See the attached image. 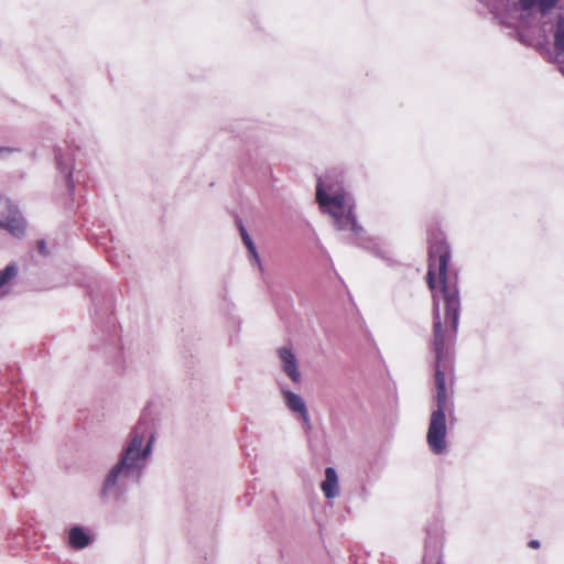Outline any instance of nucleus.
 Segmentation results:
<instances>
[{
	"label": "nucleus",
	"mask_w": 564,
	"mask_h": 564,
	"mask_svg": "<svg viewBox=\"0 0 564 564\" xmlns=\"http://www.w3.org/2000/svg\"><path fill=\"white\" fill-rule=\"evenodd\" d=\"M430 263L427 283L433 291L436 409L445 413L448 394L445 376L452 366V345L456 337L460 311L457 275L447 271L451 259L448 245L443 240L434 241L429 251Z\"/></svg>",
	"instance_id": "f257e3e1"
},
{
	"label": "nucleus",
	"mask_w": 564,
	"mask_h": 564,
	"mask_svg": "<svg viewBox=\"0 0 564 564\" xmlns=\"http://www.w3.org/2000/svg\"><path fill=\"white\" fill-rule=\"evenodd\" d=\"M316 199L332 216L337 230H347L355 236L360 235L362 228L357 224L354 215V198L343 188L338 175L328 174L318 178Z\"/></svg>",
	"instance_id": "f03ea898"
},
{
	"label": "nucleus",
	"mask_w": 564,
	"mask_h": 564,
	"mask_svg": "<svg viewBox=\"0 0 564 564\" xmlns=\"http://www.w3.org/2000/svg\"><path fill=\"white\" fill-rule=\"evenodd\" d=\"M154 440L150 422L140 421L130 432L117 464L140 478L151 457Z\"/></svg>",
	"instance_id": "7ed1b4c3"
},
{
	"label": "nucleus",
	"mask_w": 564,
	"mask_h": 564,
	"mask_svg": "<svg viewBox=\"0 0 564 564\" xmlns=\"http://www.w3.org/2000/svg\"><path fill=\"white\" fill-rule=\"evenodd\" d=\"M138 480V476L116 463L104 478L100 496L104 500H119L128 486Z\"/></svg>",
	"instance_id": "20e7f679"
},
{
	"label": "nucleus",
	"mask_w": 564,
	"mask_h": 564,
	"mask_svg": "<svg viewBox=\"0 0 564 564\" xmlns=\"http://www.w3.org/2000/svg\"><path fill=\"white\" fill-rule=\"evenodd\" d=\"M446 415L441 410H433L430 417L426 442L430 449L436 454H443L446 451Z\"/></svg>",
	"instance_id": "39448f33"
},
{
	"label": "nucleus",
	"mask_w": 564,
	"mask_h": 564,
	"mask_svg": "<svg viewBox=\"0 0 564 564\" xmlns=\"http://www.w3.org/2000/svg\"><path fill=\"white\" fill-rule=\"evenodd\" d=\"M7 205V213L0 218V230H7L13 237L20 238L25 231V221L19 209L0 196V203Z\"/></svg>",
	"instance_id": "423d86ee"
},
{
	"label": "nucleus",
	"mask_w": 564,
	"mask_h": 564,
	"mask_svg": "<svg viewBox=\"0 0 564 564\" xmlns=\"http://www.w3.org/2000/svg\"><path fill=\"white\" fill-rule=\"evenodd\" d=\"M281 394L288 410L292 413L299 414L304 424L307 427H311V417L304 399L285 387H281Z\"/></svg>",
	"instance_id": "0eeeda50"
},
{
	"label": "nucleus",
	"mask_w": 564,
	"mask_h": 564,
	"mask_svg": "<svg viewBox=\"0 0 564 564\" xmlns=\"http://www.w3.org/2000/svg\"><path fill=\"white\" fill-rule=\"evenodd\" d=\"M280 366L283 372L294 382L300 383L302 376L299 369V364L292 349L289 347H280L278 349Z\"/></svg>",
	"instance_id": "6e6552de"
},
{
	"label": "nucleus",
	"mask_w": 564,
	"mask_h": 564,
	"mask_svg": "<svg viewBox=\"0 0 564 564\" xmlns=\"http://www.w3.org/2000/svg\"><path fill=\"white\" fill-rule=\"evenodd\" d=\"M325 478L321 484V490L327 499L337 498L340 494L338 475L335 468H325Z\"/></svg>",
	"instance_id": "1a4fd4ad"
},
{
	"label": "nucleus",
	"mask_w": 564,
	"mask_h": 564,
	"mask_svg": "<svg viewBox=\"0 0 564 564\" xmlns=\"http://www.w3.org/2000/svg\"><path fill=\"white\" fill-rule=\"evenodd\" d=\"M68 543L73 549L82 550L91 543V538L83 527L76 525L68 531Z\"/></svg>",
	"instance_id": "9d476101"
},
{
	"label": "nucleus",
	"mask_w": 564,
	"mask_h": 564,
	"mask_svg": "<svg viewBox=\"0 0 564 564\" xmlns=\"http://www.w3.org/2000/svg\"><path fill=\"white\" fill-rule=\"evenodd\" d=\"M18 274L15 264H8L4 269L0 270V299L9 294L13 279Z\"/></svg>",
	"instance_id": "9b49d317"
},
{
	"label": "nucleus",
	"mask_w": 564,
	"mask_h": 564,
	"mask_svg": "<svg viewBox=\"0 0 564 564\" xmlns=\"http://www.w3.org/2000/svg\"><path fill=\"white\" fill-rule=\"evenodd\" d=\"M240 235H241V239L243 241V245L246 246V248L249 251L251 260L254 261L256 264L258 265L259 270L262 271L263 267H262L260 257L258 254L257 248H256L252 239L250 238L249 234L247 232V230H246V228L243 226L240 227Z\"/></svg>",
	"instance_id": "f8f14e48"
},
{
	"label": "nucleus",
	"mask_w": 564,
	"mask_h": 564,
	"mask_svg": "<svg viewBox=\"0 0 564 564\" xmlns=\"http://www.w3.org/2000/svg\"><path fill=\"white\" fill-rule=\"evenodd\" d=\"M57 167L62 173H65L68 187H73L70 183L72 178V164L70 161L64 162L59 153L56 154Z\"/></svg>",
	"instance_id": "ddd939ff"
},
{
	"label": "nucleus",
	"mask_w": 564,
	"mask_h": 564,
	"mask_svg": "<svg viewBox=\"0 0 564 564\" xmlns=\"http://www.w3.org/2000/svg\"><path fill=\"white\" fill-rule=\"evenodd\" d=\"M558 0H540L539 6L543 13H546L555 7Z\"/></svg>",
	"instance_id": "4468645a"
},
{
	"label": "nucleus",
	"mask_w": 564,
	"mask_h": 564,
	"mask_svg": "<svg viewBox=\"0 0 564 564\" xmlns=\"http://www.w3.org/2000/svg\"><path fill=\"white\" fill-rule=\"evenodd\" d=\"M516 36L518 37V40L523 44V45H528L529 43V40H528V35H527V30L523 26H520V28H517L516 29Z\"/></svg>",
	"instance_id": "2eb2a0df"
},
{
	"label": "nucleus",
	"mask_w": 564,
	"mask_h": 564,
	"mask_svg": "<svg viewBox=\"0 0 564 564\" xmlns=\"http://www.w3.org/2000/svg\"><path fill=\"white\" fill-rule=\"evenodd\" d=\"M15 150L9 147H0V159L6 158L13 153Z\"/></svg>",
	"instance_id": "dca6fc26"
},
{
	"label": "nucleus",
	"mask_w": 564,
	"mask_h": 564,
	"mask_svg": "<svg viewBox=\"0 0 564 564\" xmlns=\"http://www.w3.org/2000/svg\"><path fill=\"white\" fill-rule=\"evenodd\" d=\"M37 249L42 254H46V246L44 240L37 241Z\"/></svg>",
	"instance_id": "f3484780"
},
{
	"label": "nucleus",
	"mask_w": 564,
	"mask_h": 564,
	"mask_svg": "<svg viewBox=\"0 0 564 564\" xmlns=\"http://www.w3.org/2000/svg\"><path fill=\"white\" fill-rule=\"evenodd\" d=\"M557 37L561 42L564 43V24L558 28Z\"/></svg>",
	"instance_id": "a211bd4d"
},
{
	"label": "nucleus",
	"mask_w": 564,
	"mask_h": 564,
	"mask_svg": "<svg viewBox=\"0 0 564 564\" xmlns=\"http://www.w3.org/2000/svg\"><path fill=\"white\" fill-rule=\"evenodd\" d=\"M523 12L529 11V0H520Z\"/></svg>",
	"instance_id": "6ab92c4d"
},
{
	"label": "nucleus",
	"mask_w": 564,
	"mask_h": 564,
	"mask_svg": "<svg viewBox=\"0 0 564 564\" xmlns=\"http://www.w3.org/2000/svg\"><path fill=\"white\" fill-rule=\"evenodd\" d=\"M540 546L539 541L531 540V547L538 549Z\"/></svg>",
	"instance_id": "aec40b11"
},
{
	"label": "nucleus",
	"mask_w": 564,
	"mask_h": 564,
	"mask_svg": "<svg viewBox=\"0 0 564 564\" xmlns=\"http://www.w3.org/2000/svg\"><path fill=\"white\" fill-rule=\"evenodd\" d=\"M530 6H531V7L533 6V2H532V1L530 2Z\"/></svg>",
	"instance_id": "412c9836"
}]
</instances>
